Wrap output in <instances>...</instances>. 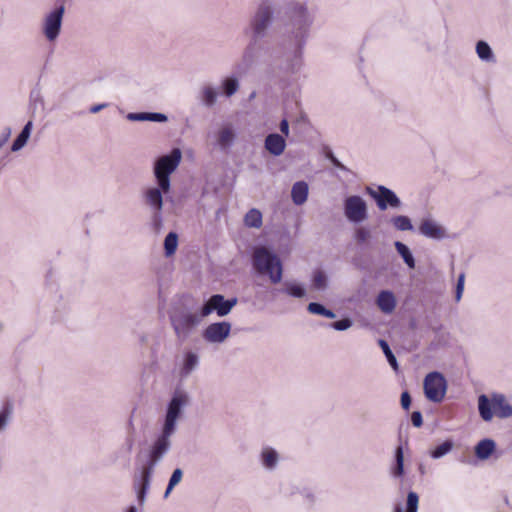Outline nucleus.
<instances>
[{
  "label": "nucleus",
  "mask_w": 512,
  "mask_h": 512,
  "mask_svg": "<svg viewBox=\"0 0 512 512\" xmlns=\"http://www.w3.org/2000/svg\"><path fill=\"white\" fill-rule=\"evenodd\" d=\"M313 17L305 4L291 1L284 9L282 40L283 61L277 65V76L297 73L302 66L303 49Z\"/></svg>",
  "instance_id": "obj_1"
},
{
  "label": "nucleus",
  "mask_w": 512,
  "mask_h": 512,
  "mask_svg": "<svg viewBox=\"0 0 512 512\" xmlns=\"http://www.w3.org/2000/svg\"><path fill=\"white\" fill-rule=\"evenodd\" d=\"M173 435L174 433L161 429L160 434L152 442L148 450L147 459L141 467L139 474L134 476L133 488L136 492L137 501L141 506L146 501V495L156 467L162 462L172 447L171 438Z\"/></svg>",
  "instance_id": "obj_2"
},
{
  "label": "nucleus",
  "mask_w": 512,
  "mask_h": 512,
  "mask_svg": "<svg viewBox=\"0 0 512 512\" xmlns=\"http://www.w3.org/2000/svg\"><path fill=\"white\" fill-rule=\"evenodd\" d=\"M202 309L194 311L187 306L173 308L169 313V320L174 334L180 342L186 341L201 324Z\"/></svg>",
  "instance_id": "obj_3"
},
{
  "label": "nucleus",
  "mask_w": 512,
  "mask_h": 512,
  "mask_svg": "<svg viewBox=\"0 0 512 512\" xmlns=\"http://www.w3.org/2000/svg\"><path fill=\"white\" fill-rule=\"evenodd\" d=\"M252 265L257 273L267 275L272 284H278L283 277V264L279 256L265 246L255 247L252 253Z\"/></svg>",
  "instance_id": "obj_4"
},
{
  "label": "nucleus",
  "mask_w": 512,
  "mask_h": 512,
  "mask_svg": "<svg viewBox=\"0 0 512 512\" xmlns=\"http://www.w3.org/2000/svg\"><path fill=\"white\" fill-rule=\"evenodd\" d=\"M189 403L190 396L188 392L183 389L176 388L167 404L161 429L175 434L177 430V422L182 416L185 407H187Z\"/></svg>",
  "instance_id": "obj_5"
},
{
  "label": "nucleus",
  "mask_w": 512,
  "mask_h": 512,
  "mask_svg": "<svg viewBox=\"0 0 512 512\" xmlns=\"http://www.w3.org/2000/svg\"><path fill=\"white\" fill-rule=\"evenodd\" d=\"M181 151L174 148L169 154L156 159L153 167V174L156 183L163 188L171 187L170 175L177 169L181 161Z\"/></svg>",
  "instance_id": "obj_6"
},
{
  "label": "nucleus",
  "mask_w": 512,
  "mask_h": 512,
  "mask_svg": "<svg viewBox=\"0 0 512 512\" xmlns=\"http://www.w3.org/2000/svg\"><path fill=\"white\" fill-rule=\"evenodd\" d=\"M274 11L266 4L260 5L251 18L249 27L246 30L250 38L261 41L268 34V30L273 22Z\"/></svg>",
  "instance_id": "obj_7"
},
{
  "label": "nucleus",
  "mask_w": 512,
  "mask_h": 512,
  "mask_svg": "<svg viewBox=\"0 0 512 512\" xmlns=\"http://www.w3.org/2000/svg\"><path fill=\"white\" fill-rule=\"evenodd\" d=\"M64 13L65 4L64 0H61L45 15L42 24V33L49 42H54L59 37Z\"/></svg>",
  "instance_id": "obj_8"
},
{
  "label": "nucleus",
  "mask_w": 512,
  "mask_h": 512,
  "mask_svg": "<svg viewBox=\"0 0 512 512\" xmlns=\"http://www.w3.org/2000/svg\"><path fill=\"white\" fill-rule=\"evenodd\" d=\"M365 192L375 201L380 211H386L388 208L400 209L402 207V201L398 195L384 185H377L375 189L371 186H366Z\"/></svg>",
  "instance_id": "obj_9"
},
{
  "label": "nucleus",
  "mask_w": 512,
  "mask_h": 512,
  "mask_svg": "<svg viewBox=\"0 0 512 512\" xmlns=\"http://www.w3.org/2000/svg\"><path fill=\"white\" fill-rule=\"evenodd\" d=\"M425 397L434 403H440L447 391V381L442 373L433 371L428 373L423 382Z\"/></svg>",
  "instance_id": "obj_10"
},
{
  "label": "nucleus",
  "mask_w": 512,
  "mask_h": 512,
  "mask_svg": "<svg viewBox=\"0 0 512 512\" xmlns=\"http://www.w3.org/2000/svg\"><path fill=\"white\" fill-rule=\"evenodd\" d=\"M344 215L354 224H360L368 218L366 201L359 195L348 196L344 200Z\"/></svg>",
  "instance_id": "obj_11"
},
{
  "label": "nucleus",
  "mask_w": 512,
  "mask_h": 512,
  "mask_svg": "<svg viewBox=\"0 0 512 512\" xmlns=\"http://www.w3.org/2000/svg\"><path fill=\"white\" fill-rule=\"evenodd\" d=\"M237 302L238 299L236 297L225 299L222 294H213L201 306L202 316L207 317L211 313L216 312L219 317H224L231 312Z\"/></svg>",
  "instance_id": "obj_12"
},
{
  "label": "nucleus",
  "mask_w": 512,
  "mask_h": 512,
  "mask_svg": "<svg viewBox=\"0 0 512 512\" xmlns=\"http://www.w3.org/2000/svg\"><path fill=\"white\" fill-rule=\"evenodd\" d=\"M231 324L226 321L209 324L202 333L203 339L208 343H223L229 336Z\"/></svg>",
  "instance_id": "obj_13"
},
{
  "label": "nucleus",
  "mask_w": 512,
  "mask_h": 512,
  "mask_svg": "<svg viewBox=\"0 0 512 512\" xmlns=\"http://www.w3.org/2000/svg\"><path fill=\"white\" fill-rule=\"evenodd\" d=\"M258 40L250 38V41L244 49L241 60L236 64V71L239 74H245L254 65L259 56L260 45Z\"/></svg>",
  "instance_id": "obj_14"
},
{
  "label": "nucleus",
  "mask_w": 512,
  "mask_h": 512,
  "mask_svg": "<svg viewBox=\"0 0 512 512\" xmlns=\"http://www.w3.org/2000/svg\"><path fill=\"white\" fill-rule=\"evenodd\" d=\"M171 187L163 188L161 185L147 188L143 193V199L146 205L150 207L152 211H158L163 209V195L170 191Z\"/></svg>",
  "instance_id": "obj_15"
},
{
  "label": "nucleus",
  "mask_w": 512,
  "mask_h": 512,
  "mask_svg": "<svg viewBox=\"0 0 512 512\" xmlns=\"http://www.w3.org/2000/svg\"><path fill=\"white\" fill-rule=\"evenodd\" d=\"M418 229L420 234L430 239L442 240L447 237L445 229L430 218L423 219Z\"/></svg>",
  "instance_id": "obj_16"
},
{
  "label": "nucleus",
  "mask_w": 512,
  "mask_h": 512,
  "mask_svg": "<svg viewBox=\"0 0 512 512\" xmlns=\"http://www.w3.org/2000/svg\"><path fill=\"white\" fill-rule=\"evenodd\" d=\"M264 148L273 156H280L286 148L285 138L278 133H270L265 137Z\"/></svg>",
  "instance_id": "obj_17"
},
{
  "label": "nucleus",
  "mask_w": 512,
  "mask_h": 512,
  "mask_svg": "<svg viewBox=\"0 0 512 512\" xmlns=\"http://www.w3.org/2000/svg\"><path fill=\"white\" fill-rule=\"evenodd\" d=\"M200 363L199 355L191 350H188L183 355L182 365L179 371L181 378H187L193 371H195Z\"/></svg>",
  "instance_id": "obj_18"
},
{
  "label": "nucleus",
  "mask_w": 512,
  "mask_h": 512,
  "mask_svg": "<svg viewBox=\"0 0 512 512\" xmlns=\"http://www.w3.org/2000/svg\"><path fill=\"white\" fill-rule=\"evenodd\" d=\"M376 304L383 313L390 314L396 307L395 295L390 290H382L376 298Z\"/></svg>",
  "instance_id": "obj_19"
},
{
  "label": "nucleus",
  "mask_w": 512,
  "mask_h": 512,
  "mask_svg": "<svg viewBox=\"0 0 512 512\" xmlns=\"http://www.w3.org/2000/svg\"><path fill=\"white\" fill-rule=\"evenodd\" d=\"M492 401L495 415L497 417L504 419L512 416V405L507 403L506 398L503 394L493 393Z\"/></svg>",
  "instance_id": "obj_20"
},
{
  "label": "nucleus",
  "mask_w": 512,
  "mask_h": 512,
  "mask_svg": "<svg viewBox=\"0 0 512 512\" xmlns=\"http://www.w3.org/2000/svg\"><path fill=\"white\" fill-rule=\"evenodd\" d=\"M126 118L129 121H151L156 123H164L168 120L167 115L160 112H130L127 114Z\"/></svg>",
  "instance_id": "obj_21"
},
{
  "label": "nucleus",
  "mask_w": 512,
  "mask_h": 512,
  "mask_svg": "<svg viewBox=\"0 0 512 512\" xmlns=\"http://www.w3.org/2000/svg\"><path fill=\"white\" fill-rule=\"evenodd\" d=\"M496 443L493 439L484 438L480 440L474 447L475 456L479 460H487L495 451Z\"/></svg>",
  "instance_id": "obj_22"
},
{
  "label": "nucleus",
  "mask_w": 512,
  "mask_h": 512,
  "mask_svg": "<svg viewBox=\"0 0 512 512\" xmlns=\"http://www.w3.org/2000/svg\"><path fill=\"white\" fill-rule=\"evenodd\" d=\"M236 133L231 126H225L217 133V145L223 151L228 150L235 142Z\"/></svg>",
  "instance_id": "obj_23"
},
{
  "label": "nucleus",
  "mask_w": 512,
  "mask_h": 512,
  "mask_svg": "<svg viewBox=\"0 0 512 512\" xmlns=\"http://www.w3.org/2000/svg\"><path fill=\"white\" fill-rule=\"evenodd\" d=\"M478 411L482 420L485 422L491 421L495 413L492 398L490 399L487 395L481 394L478 397Z\"/></svg>",
  "instance_id": "obj_24"
},
{
  "label": "nucleus",
  "mask_w": 512,
  "mask_h": 512,
  "mask_svg": "<svg viewBox=\"0 0 512 512\" xmlns=\"http://www.w3.org/2000/svg\"><path fill=\"white\" fill-rule=\"evenodd\" d=\"M309 192L308 184L305 181H298L293 184L291 198L295 205H302L307 201Z\"/></svg>",
  "instance_id": "obj_25"
},
{
  "label": "nucleus",
  "mask_w": 512,
  "mask_h": 512,
  "mask_svg": "<svg viewBox=\"0 0 512 512\" xmlns=\"http://www.w3.org/2000/svg\"><path fill=\"white\" fill-rule=\"evenodd\" d=\"M33 128V122L29 120L24 127L22 128L21 132L17 135L15 140L13 141L11 145V151L17 152L20 151L28 142L31 131Z\"/></svg>",
  "instance_id": "obj_26"
},
{
  "label": "nucleus",
  "mask_w": 512,
  "mask_h": 512,
  "mask_svg": "<svg viewBox=\"0 0 512 512\" xmlns=\"http://www.w3.org/2000/svg\"><path fill=\"white\" fill-rule=\"evenodd\" d=\"M372 238L371 229L368 226H356L353 231V240L359 247H369Z\"/></svg>",
  "instance_id": "obj_27"
},
{
  "label": "nucleus",
  "mask_w": 512,
  "mask_h": 512,
  "mask_svg": "<svg viewBox=\"0 0 512 512\" xmlns=\"http://www.w3.org/2000/svg\"><path fill=\"white\" fill-rule=\"evenodd\" d=\"M404 451L401 445L397 446L394 452V464L391 467V476L399 479L404 476Z\"/></svg>",
  "instance_id": "obj_28"
},
{
  "label": "nucleus",
  "mask_w": 512,
  "mask_h": 512,
  "mask_svg": "<svg viewBox=\"0 0 512 512\" xmlns=\"http://www.w3.org/2000/svg\"><path fill=\"white\" fill-rule=\"evenodd\" d=\"M475 50H476L477 56L483 62L492 63V64L496 63V56H495L492 48L486 41L479 40L476 43Z\"/></svg>",
  "instance_id": "obj_29"
},
{
  "label": "nucleus",
  "mask_w": 512,
  "mask_h": 512,
  "mask_svg": "<svg viewBox=\"0 0 512 512\" xmlns=\"http://www.w3.org/2000/svg\"><path fill=\"white\" fill-rule=\"evenodd\" d=\"M217 98L218 92L214 87L206 85L201 88L199 99L204 107H213L217 102Z\"/></svg>",
  "instance_id": "obj_30"
},
{
  "label": "nucleus",
  "mask_w": 512,
  "mask_h": 512,
  "mask_svg": "<svg viewBox=\"0 0 512 512\" xmlns=\"http://www.w3.org/2000/svg\"><path fill=\"white\" fill-rule=\"evenodd\" d=\"M394 247L407 267L414 269L416 266V261L410 248L401 241H395Z\"/></svg>",
  "instance_id": "obj_31"
},
{
  "label": "nucleus",
  "mask_w": 512,
  "mask_h": 512,
  "mask_svg": "<svg viewBox=\"0 0 512 512\" xmlns=\"http://www.w3.org/2000/svg\"><path fill=\"white\" fill-rule=\"evenodd\" d=\"M279 461V455L277 451L271 447H265L261 452V462L263 466L268 470L276 468Z\"/></svg>",
  "instance_id": "obj_32"
},
{
  "label": "nucleus",
  "mask_w": 512,
  "mask_h": 512,
  "mask_svg": "<svg viewBox=\"0 0 512 512\" xmlns=\"http://www.w3.org/2000/svg\"><path fill=\"white\" fill-rule=\"evenodd\" d=\"M239 87L240 83L235 75L227 76L221 81L222 94L227 98L233 96Z\"/></svg>",
  "instance_id": "obj_33"
},
{
  "label": "nucleus",
  "mask_w": 512,
  "mask_h": 512,
  "mask_svg": "<svg viewBox=\"0 0 512 512\" xmlns=\"http://www.w3.org/2000/svg\"><path fill=\"white\" fill-rule=\"evenodd\" d=\"M279 292L294 298H303L306 295V289L302 284L291 281H285L284 287Z\"/></svg>",
  "instance_id": "obj_34"
},
{
  "label": "nucleus",
  "mask_w": 512,
  "mask_h": 512,
  "mask_svg": "<svg viewBox=\"0 0 512 512\" xmlns=\"http://www.w3.org/2000/svg\"><path fill=\"white\" fill-rule=\"evenodd\" d=\"M307 311L310 314L320 315L329 319L336 318V314L334 311L326 308L323 304L319 302H310L307 306Z\"/></svg>",
  "instance_id": "obj_35"
},
{
  "label": "nucleus",
  "mask_w": 512,
  "mask_h": 512,
  "mask_svg": "<svg viewBox=\"0 0 512 512\" xmlns=\"http://www.w3.org/2000/svg\"><path fill=\"white\" fill-rule=\"evenodd\" d=\"M419 496L416 492L410 491L406 499V512H418ZM394 512H404L403 507L398 504L394 508Z\"/></svg>",
  "instance_id": "obj_36"
},
{
  "label": "nucleus",
  "mask_w": 512,
  "mask_h": 512,
  "mask_svg": "<svg viewBox=\"0 0 512 512\" xmlns=\"http://www.w3.org/2000/svg\"><path fill=\"white\" fill-rule=\"evenodd\" d=\"M244 224L250 228H260L262 226V213L256 208L250 209L245 217Z\"/></svg>",
  "instance_id": "obj_37"
},
{
  "label": "nucleus",
  "mask_w": 512,
  "mask_h": 512,
  "mask_svg": "<svg viewBox=\"0 0 512 512\" xmlns=\"http://www.w3.org/2000/svg\"><path fill=\"white\" fill-rule=\"evenodd\" d=\"M390 223L398 231H412L414 229L411 219L406 215L393 216Z\"/></svg>",
  "instance_id": "obj_38"
},
{
  "label": "nucleus",
  "mask_w": 512,
  "mask_h": 512,
  "mask_svg": "<svg viewBox=\"0 0 512 512\" xmlns=\"http://www.w3.org/2000/svg\"><path fill=\"white\" fill-rule=\"evenodd\" d=\"M378 344H379L380 348L382 349V351L387 359V362L389 363L391 368L395 372H397L399 370V364H398L397 358L394 355V353L392 352L388 342L384 339H379Z\"/></svg>",
  "instance_id": "obj_39"
},
{
  "label": "nucleus",
  "mask_w": 512,
  "mask_h": 512,
  "mask_svg": "<svg viewBox=\"0 0 512 512\" xmlns=\"http://www.w3.org/2000/svg\"><path fill=\"white\" fill-rule=\"evenodd\" d=\"M454 448V442L451 439L444 441L442 444L432 449L429 454L433 459H440L449 454Z\"/></svg>",
  "instance_id": "obj_40"
},
{
  "label": "nucleus",
  "mask_w": 512,
  "mask_h": 512,
  "mask_svg": "<svg viewBox=\"0 0 512 512\" xmlns=\"http://www.w3.org/2000/svg\"><path fill=\"white\" fill-rule=\"evenodd\" d=\"M182 478H183V470L181 468L174 469L169 478L167 487H166L164 495H163V497L165 499H167L169 497V495L171 494L173 489L182 481Z\"/></svg>",
  "instance_id": "obj_41"
},
{
  "label": "nucleus",
  "mask_w": 512,
  "mask_h": 512,
  "mask_svg": "<svg viewBox=\"0 0 512 512\" xmlns=\"http://www.w3.org/2000/svg\"><path fill=\"white\" fill-rule=\"evenodd\" d=\"M178 246V235L175 232H169L164 239V252L167 257L176 252Z\"/></svg>",
  "instance_id": "obj_42"
},
{
  "label": "nucleus",
  "mask_w": 512,
  "mask_h": 512,
  "mask_svg": "<svg viewBox=\"0 0 512 512\" xmlns=\"http://www.w3.org/2000/svg\"><path fill=\"white\" fill-rule=\"evenodd\" d=\"M13 413V405L6 402L0 410V432L6 430Z\"/></svg>",
  "instance_id": "obj_43"
},
{
  "label": "nucleus",
  "mask_w": 512,
  "mask_h": 512,
  "mask_svg": "<svg viewBox=\"0 0 512 512\" xmlns=\"http://www.w3.org/2000/svg\"><path fill=\"white\" fill-rule=\"evenodd\" d=\"M312 284L316 290H325L328 285V278L323 270H316L313 273Z\"/></svg>",
  "instance_id": "obj_44"
},
{
  "label": "nucleus",
  "mask_w": 512,
  "mask_h": 512,
  "mask_svg": "<svg viewBox=\"0 0 512 512\" xmlns=\"http://www.w3.org/2000/svg\"><path fill=\"white\" fill-rule=\"evenodd\" d=\"M352 325H353V321L350 318L346 317L341 320L330 323L329 327H331L332 329H334L336 331H346L350 327H352Z\"/></svg>",
  "instance_id": "obj_45"
},
{
  "label": "nucleus",
  "mask_w": 512,
  "mask_h": 512,
  "mask_svg": "<svg viewBox=\"0 0 512 512\" xmlns=\"http://www.w3.org/2000/svg\"><path fill=\"white\" fill-rule=\"evenodd\" d=\"M299 497H301L303 504L307 506H311L314 503V494L308 488H303L298 492Z\"/></svg>",
  "instance_id": "obj_46"
},
{
  "label": "nucleus",
  "mask_w": 512,
  "mask_h": 512,
  "mask_svg": "<svg viewBox=\"0 0 512 512\" xmlns=\"http://www.w3.org/2000/svg\"><path fill=\"white\" fill-rule=\"evenodd\" d=\"M464 282H465V274L461 273L458 276L456 288H455V300L456 302H459L462 298L463 291H464Z\"/></svg>",
  "instance_id": "obj_47"
},
{
  "label": "nucleus",
  "mask_w": 512,
  "mask_h": 512,
  "mask_svg": "<svg viewBox=\"0 0 512 512\" xmlns=\"http://www.w3.org/2000/svg\"><path fill=\"white\" fill-rule=\"evenodd\" d=\"M411 423L414 427H421L423 424V416L420 411H414L411 414Z\"/></svg>",
  "instance_id": "obj_48"
},
{
  "label": "nucleus",
  "mask_w": 512,
  "mask_h": 512,
  "mask_svg": "<svg viewBox=\"0 0 512 512\" xmlns=\"http://www.w3.org/2000/svg\"><path fill=\"white\" fill-rule=\"evenodd\" d=\"M411 401H412V399H411L409 392L408 391L402 392L400 402H401V406L404 410H408L410 408Z\"/></svg>",
  "instance_id": "obj_49"
},
{
  "label": "nucleus",
  "mask_w": 512,
  "mask_h": 512,
  "mask_svg": "<svg viewBox=\"0 0 512 512\" xmlns=\"http://www.w3.org/2000/svg\"><path fill=\"white\" fill-rule=\"evenodd\" d=\"M12 130L10 127H5L0 134V149L5 145L11 136Z\"/></svg>",
  "instance_id": "obj_50"
},
{
  "label": "nucleus",
  "mask_w": 512,
  "mask_h": 512,
  "mask_svg": "<svg viewBox=\"0 0 512 512\" xmlns=\"http://www.w3.org/2000/svg\"><path fill=\"white\" fill-rule=\"evenodd\" d=\"M134 447V435L133 432L129 433L125 439V450L127 454H130Z\"/></svg>",
  "instance_id": "obj_51"
},
{
  "label": "nucleus",
  "mask_w": 512,
  "mask_h": 512,
  "mask_svg": "<svg viewBox=\"0 0 512 512\" xmlns=\"http://www.w3.org/2000/svg\"><path fill=\"white\" fill-rule=\"evenodd\" d=\"M161 211L162 210H158V211H152L153 214H152V222H153V225L158 228L162 225V215H161Z\"/></svg>",
  "instance_id": "obj_52"
},
{
  "label": "nucleus",
  "mask_w": 512,
  "mask_h": 512,
  "mask_svg": "<svg viewBox=\"0 0 512 512\" xmlns=\"http://www.w3.org/2000/svg\"><path fill=\"white\" fill-rule=\"evenodd\" d=\"M279 129H280V132L284 135V136H288L289 135V122L287 119H282L279 123Z\"/></svg>",
  "instance_id": "obj_53"
},
{
  "label": "nucleus",
  "mask_w": 512,
  "mask_h": 512,
  "mask_svg": "<svg viewBox=\"0 0 512 512\" xmlns=\"http://www.w3.org/2000/svg\"><path fill=\"white\" fill-rule=\"evenodd\" d=\"M30 100L35 106L37 103L43 104V98L39 91H32L30 94Z\"/></svg>",
  "instance_id": "obj_54"
},
{
  "label": "nucleus",
  "mask_w": 512,
  "mask_h": 512,
  "mask_svg": "<svg viewBox=\"0 0 512 512\" xmlns=\"http://www.w3.org/2000/svg\"><path fill=\"white\" fill-rule=\"evenodd\" d=\"M108 106L107 103H101V104H96V105H93L90 107L89 111L90 113H98L100 112L102 109L106 108Z\"/></svg>",
  "instance_id": "obj_55"
},
{
  "label": "nucleus",
  "mask_w": 512,
  "mask_h": 512,
  "mask_svg": "<svg viewBox=\"0 0 512 512\" xmlns=\"http://www.w3.org/2000/svg\"><path fill=\"white\" fill-rule=\"evenodd\" d=\"M331 164H332L334 167H336V168H338V169H340V170H342V171L349 172V169H348L345 165H343V164L338 160V158H334V160H332Z\"/></svg>",
  "instance_id": "obj_56"
},
{
  "label": "nucleus",
  "mask_w": 512,
  "mask_h": 512,
  "mask_svg": "<svg viewBox=\"0 0 512 512\" xmlns=\"http://www.w3.org/2000/svg\"><path fill=\"white\" fill-rule=\"evenodd\" d=\"M325 157H326L330 162H332V160H334V158H337L331 150L326 151V153H325Z\"/></svg>",
  "instance_id": "obj_57"
},
{
  "label": "nucleus",
  "mask_w": 512,
  "mask_h": 512,
  "mask_svg": "<svg viewBox=\"0 0 512 512\" xmlns=\"http://www.w3.org/2000/svg\"><path fill=\"white\" fill-rule=\"evenodd\" d=\"M126 512H138V511H137V508H136L135 506H133V505H132V506H130V507L127 509V511H126Z\"/></svg>",
  "instance_id": "obj_58"
},
{
  "label": "nucleus",
  "mask_w": 512,
  "mask_h": 512,
  "mask_svg": "<svg viewBox=\"0 0 512 512\" xmlns=\"http://www.w3.org/2000/svg\"><path fill=\"white\" fill-rule=\"evenodd\" d=\"M419 472H420L422 475H424V474H425V468H424L423 464H420V465H419Z\"/></svg>",
  "instance_id": "obj_59"
},
{
  "label": "nucleus",
  "mask_w": 512,
  "mask_h": 512,
  "mask_svg": "<svg viewBox=\"0 0 512 512\" xmlns=\"http://www.w3.org/2000/svg\"><path fill=\"white\" fill-rule=\"evenodd\" d=\"M129 426L131 427V429L133 430V421L132 419L129 420Z\"/></svg>",
  "instance_id": "obj_60"
}]
</instances>
